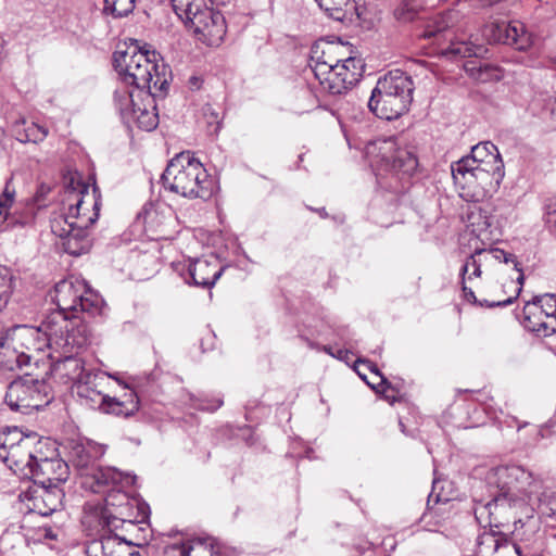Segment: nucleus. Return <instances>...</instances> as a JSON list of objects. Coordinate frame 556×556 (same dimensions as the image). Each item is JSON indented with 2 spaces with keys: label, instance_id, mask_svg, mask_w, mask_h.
<instances>
[{
  "label": "nucleus",
  "instance_id": "1",
  "mask_svg": "<svg viewBox=\"0 0 556 556\" xmlns=\"http://www.w3.org/2000/svg\"><path fill=\"white\" fill-rule=\"evenodd\" d=\"M485 484L491 500L476 509L477 520L488 517V526L477 536V553L491 556L503 552L518 553V546L506 539L511 526L521 521L519 511L526 509L527 501L536 492L538 481L532 472L518 465L498 466L488 471Z\"/></svg>",
  "mask_w": 556,
  "mask_h": 556
},
{
  "label": "nucleus",
  "instance_id": "2",
  "mask_svg": "<svg viewBox=\"0 0 556 556\" xmlns=\"http://www.w3.org/2000/svg\"><path fill=\"white\" fill-rule=\"evenodd\" d=\"M1 367L5 370L20 372L10 382L5 393V403L12 410L30 414L47 406L53 399L51 387L47 382L48 369L45 363L31 362V357L25 353L12 351L1 361Z\"/></svg>",
  "mask_w": 556,
  "mask_h": 556
},
{
  "label": "nucleus",
  "instance_id": "3",
  "mask_svg": "<svg viewBox=\"0 0 556 556\" xmlns=\"http://www.w3.org/2000/svg\"><path fill=\"white\" fill-rule=\"evenodd\" d=\"M114 66L122 81L150 94H161L168 88L169 68L161 54L144 45L131 43L126 51L114 53Z\"/></svg>",
  "mask_w": 556,
  "mask_h": 556
},
{
  "label": "nucleus",
  "instance_id": "4",
  "mask_svg": "<svg viewBox=\"0 0 556 556\" xmlns=\"http://www.w3.org/2000/svg\"><path fill=\"white\" fill-rule=\"evenodd\" d=\"M377 184L394 193L403 192L418 167L415 154L394 138L377 139L365 148Z\"/></svg>",
  "mask_w": 556,
  "mask_h": 556
},
{
  "label": "nucleus",
  "instance_id": "5",
  "mask_svg": "<svg viewBox=\"0 0 556 556\" xmlns=\"http://www.w3.org/2000/svg\"><path fill=\"white\" fill-rule=\"evenodd\" d=\"M162 180L165 189L188 199L206 201L217 189L214 178L189 151L180 152L169 161Z\"/></svg>",
  "mask_w": 556,
  "mask_h": 556
},
{
  "label": "nucleus",
  "instance_id": "6",
  "mask_svg": "<svg viewBox=\"0 0 556 556\" xmlns=\"http://www.w3.org/2000/svg\"><path fill=\"white\" fill-rule=\"evenodd\" d=\"M414 83L401 70L379 78L368 101L369 110L379 118L395 119L407 112L413 101Z\"/></svg>",
  "mask_w": 556,
  "mask_h": 556
},
{
  "label": "nucleus",
  "instance_id": "7",
  "mask_svg": "<svg viewBox=\"0 0 556 556\" xmlns=\"http://www.w3.org/2000/svg\"><path fill=\"white\" fill-rule=\"evenodd\" d=\"M67 199L72 202L64 216V223L68 228L63 229L60 236L66 238L65 251L67 253L80 255L89 249L87 230L99 217L100 203L94 195L89 194L87 187L80 191H70Z\"/></svg>",
  "mask_w": 556,
  "mask_h": 556
},
{
  "label": "nucleus",
  "instance_id": "8",
  "mask_svg": "<svg viewBox=\"0 0 556 556\" xmlns=\"http://www.w3.org/2000/svg\"><path fill=\"white\" fill-rule=\"evenodd\" d=\"M340 47H329L327 61L312 65V72L323 89L331 94H341L356 85L364 72V62L356 56L339 58Z\"/></svg>",
  "mask_w": 556,
  "mask_h": 556
},
{
  "label": "nucleus",
  "instance_id": "9",
  "mask_svg": "<svg viewBox=\"0 0 556 556\" xmlns=\"http://www.w3.org/2000/svg\"><path fill=\"white\" fill-rule=\"evenodd\" d=\"M56 307L51 313H101L105 306L102 296L85 280L71 276L59 281L49 293Z\"/></svg>",
  "mask_w": 556,
  "mask_h": 556
},
{
  "label": "nucleus",
  "instance_id": "10",
  "mask_svg": "<svg viewBox=\"0 0 556 556\" xmlns=\"http://www.w3.org/2000/svg\"><path fill=\"white\" fill-rule=\"evenodd\" d=\"M156 94H146L139 103L136 100L134 90L129 88H118L114 93L115 106L127 126L136 125L138 128L151 131L159 125V115L155 111L154 97Z\"/></svg>",
  "mask_w": 556,
  "mask_h": 556
},
{
  "label": "nucleus",
  "instance_id": "11",
  "mask_svg": "<svg viewBox=\"0 0 556 556\" xmlns=\"http://www.w3.org/2000/svg\"><path fill=\"white\" fill-rule=\"evenodd\" d=\"M457 17L458 12L455 10L441 13L435 17L432 25L427 27L424 37H444V39H447L450 45L446 48H442L441 53L448 59L481 56L485 52L484 46L450 34L448 28L454 25Z\"/></svg>",
  "mask_w": 556,
  "mask_h": 556
},
{
  "label": "nucleus",
  "instance_id": "12",
  "mask_svg": "<svg viewBox=\"0 0 556 556\" xmlns=\"http://www.w3.org/2000/svg\"><path fill=\"white\" fill-rule=\"evenodd\" d=\"M97 375L91 372L88 381H81L76 386V392L79 397L85 399L91 406L98 405L99 409L105 414H112L117 417H130L139 409V399L134 391L124 394L123 399L111 397L93 389V380Z\"/></svg>",
  "mask_w": 556,
  "mask_h": 556
},
{
  "label": "nucleus",
  "instance_id": "13",
  "mask_svg": "<svg viewBox=\"0 0 556 556\" xmlns=\"http://www.w3.org/2000/svg\"><path fill=\"white\" fill-rule=\"evenodd\" d=\"M48 440L41 438L36 432H30V438L14 446L11 451H2L0 459L16 475L22 478L29 477L33 471V465L39 456H42L43 450H48Z\"/></svg>",
  "mask_w": 556,
  "mask_h": 556
},
{
  "label": "nucleus",
  "instance_id": "14",
  "mask_svg": "<svg viewBox=\"0 0 556 556\" xmlns=\"http://www.w3.org/2000/svg\"><path fill=\"white\" fill-rule=\"evenodd\" d=\"M452 176L454 182L463 190V195L479 202L492 197L498 190L505 175L477 169L455 172Z\"/></svg>",
  "mask_w": 556,
  "mask_h": 556
},
{
  "label": "nucleus",
  "instance_id": "15",
  "mask_svg": "<svg viewBox=\"0 0 556 556\" xmlns=\"http://www.w3.org/2000/svg\"><path fill=\"white\" fill-rule=\"evenodd\" d=\"M33 471L28 479L42 486L59 488L68 478V465L55 456V448L48 442V450H43L42 456L33 465Z\"/></svg>",
  "mask_w": 556,
  "mask_h": 556
},
{
  "label": "nucleus",
  "instance_id": "16",
  "mask_svg": "<svg viewBox=\"0 0 556 556\" xmlns=\"http://www.w3.org/2000/svg\"><path fill=\"white\" fill-rule=\"evenodd\" d=\"M484 37L489 42L503 43L525 51L532 46V35L518 21L491 23L484 27Z\"/></svg>",
  "mask_w": 556,
  "mask_h": 556
},
{
  "label": "nucleus",
  "instance_id": "17",
  "mask_svg": "<svg viewBox=\"0 0 556 556\" xmlns=\"http://www.w3.org/2000/svg\"><path fill=\"white\" fill-rule=\"evenodd\" d=\"M193 30L198 39L207 46H218L226 35L224 16L211 9L199 15L193 24L188 26Z\"/></svg>",
  "mask_w": 556,
  "mask_h": 556
},
{
  "label": "nucleus",
  "instance_id": "18",
  "mask_svg": "<svg viewBox=\"0 0 556 556\" xmlns=\"http://www.w3.org/2000/svg\"><path fill=\"white\" fill-rule=\"evenodd\" d=\"M224 267L219 261L211 256L210 258H197L190 261L187 267V276H184L187 283L197 287L211 288L222 276Z\"/></svg>",
  "mask_w": 556,
  "mask_h": 556
},
{
  "label": "nucleus",
  "instance_id": "19",
  "mask_svg": "<svg viewBox=\"0 0 556 556\" xmlns=\"http://www.w3.org/2000/svg\"><path fill=\"white\" fill-rule=\"evenodd\" d=\"M135 545L117 534L102 533L99 539L90 541L86 547L88 556H135Z\"/></svg>",
  "mask_w": 556,
  "mask_h": 556
},
{
  "label": "nucleus",
  "instance_id": "20",
  "mask_svg": "<svg viewBox=\"0 0 556 556\" xmlns=\"http://www.w3.org/2000/svg\"><path fill=\"white\" fill-rule=\"evenodd\" d=\"M48 369V375L51 374L61 382L73 386H78L81 381H88L91 371L86 370L85 362L75 356H67L63 359L55 362L52 366L45 364Z\"/></svg>",
  "mask_w": 556,
  "mask_h": 556
},
{
  "label": "nucleus",
  "instance_id": "21",
  "mask_svg": "<svg viewBox=\"0 0 556 556\" xmlns=\"http://www.w3.org/2000/svg\"><path fill=\"white\" fill-rule=\"evenodd\" d=\"M121 521L123 518L115 516L104 504L86 506L83 518V523L96 530L100 535L116 530Z\"/></svg>",
  "mask_w": 556,
  "mask_h": 556
},
{
  "label": "nucleus",
  "instance_id": "22",
  "mask_svg": "<svg viewBox=\"0 0 556 556\" xmlns=\"http://www.w3.org/2000/svg\"><path fill=\"white\" fill-rule=\"evenodd\" d=\"M105 453V446L91 440L73 442L70 448V459L79 469H92V466Z\"/></svg>",
  "mask_w": 556,
  "mask_h": 556
},
{
  "label": "nucleus",
  "instance_id": "23",
  "mask_svg": "<svg viewBox=\"0 0 556 556\" xmlns=\"http://www.w3.org/2000/svg\"><path fill=\"white\" fill-rule=\"evenodd\" d=\"M77 319L78 315H46L38 331L42 332L49 341L65 339L68 342L70 333Z\"/></svg>",
  "mask_w": 556,
  "mask_h": 556
},
{
  "label": "nucleus",
  "instance_id": "24",
  "mask_svg": "<svg viewBox=\"0 0 556 556\" xmlns=\"http://www.w3.org/2000/svg\"><path fill=\"white\" fill-rule=\"evenodd\" d=\"M91 470V478L93 479L92 489L94 492H105V486L123 488L131 485L136 479V477L124 473L113 467H99Z\"/></svg>",
  "mask_w": 556,
  "mask_h": 556
},
{
  "label": "nucleus",
  "instance_id": "25",
  "mask_svg": "<svg viewBox=\"0 0 556 556\" xmlns=\"http://www.w3.org/2000/svg\"><path fill=\"white\" fill-rule=\"evenodd\" d=\"M213 539H194L176 542L166 547L167 556H216Z\"/></svg>",
  "mask_w": 556,
  "mask_h": 556
},
{
  "label": "nucleus",
  "instance_id": "26",
  "mask_svg": "<svg viewBox=\"0 0 556 556\" xmlns=\"http://www.w3.org/2000/svg\"><path fill=\"white\" fill-rule=\"evenodd\" d=\"M467 228L480 240H491L493 218L488 208L480 205L469 206L466 217Z\"/></svg>",
  "mask_w": 556,
  "mask_h": 556
},
{
  "label": "nucleus",
  "instance_id": "27",
  "mask_svg": "<svg viewBox=\"0 0 556 556\" xmlns=\"http://www.w3.org/2000/svg\"><path fill=\"white\" fill-rule=\"evenodd\" d=\"M500 152L496 146H494L492 142H480L472 147L470 155L464 156L457 162L452 163L451 172L452 174H455V172L459 170L468 172L469 167L481 163L482 161H485L486 159Z\"/></svg>",
  "mask_w": 556,
  "mask_h": 556
},
{
  "label": "nucleus",
  "instance_id": "28",
  "mask_svg": "<svg viewBox=\"0 0 556 556\" xmlns=\"http://www.w3.org/2000/svg\"><path fill=\"white\" fill-rule=\"evenodd\" d=\"M12 132L21 142L38 143L48 136V129L36 123H27L24 117L16 118L12 124Z\"/></svg>",
  "mask_w": 556,
  "mask_h": 556
},
{
  "label": "nucleus",
  "instance_id": "29",
  "mask_svg": "<svg viewBox=\"0 0 556 556\" xmlns=\"http://www.w3.org/2000/svg\"><path fill=\"white\" fill-rule=\"evenodd\" d=\"M63 491L60 488L42 486L34 498V509L41 516H49L62 507Z\"/></svg>",
  "mask_w": 556,
  "mask_h": 556
},
{
  "label": "nucleus",
  "instance_id": "30",
  "mask_svg": "<svg viewBox=\"0 0 556 556\" xmlns=\"http://www.w3.org/2000/svg\"><path fill=\"white\" fill-rule=\"evenodd\" d=\"M354 370L374 390L384 392L390 383L382 376L378 367L368 359L358 358L354 363Z\"/></svg>",
  "mask_w": 556,
  "mask_h": 556
},
{
  "label": "nucleus",
  "instance_id": "31",
  "mask_svg": "<svg viewBox=\"0 0 556 556\" xmlns=\"http://www.w3.org/2000/svg\"><path fill=\"white\" fill-rule=\"evenodd\" d=\"M175 13L187 26L193 24L204 11H210L206 0H170Z\"/></svg>",
  "mask_w": 556,
  "mask_h": 556
},
{
  "label": "nucleus",
  "instance_id": "32",
  "mask_svg": "<svg viewBox=\"0 0 556 556\" xmlns=\"http://www.w3.org/2000/svg\"><path fill=\"white\" fill-rule=\"evenodd\" d=\"M15 201V190L10 185L7 184L3 192L0 194V229L5 230L10 226H13L17 223L16 217L14 216L15 211L12 212L14 207Z\"/></svg>",
  "mask_w": 556,
  "mask_h": 556
},
{
  "label": "nucleus",
  "instance_id": "33",
  "mask_svg": "<svg viewBox=\"0 0 556 556\" xmlns=\"http://www.w3.org/2000/svg\"><path fill=\"white\" fill-rule=\"evenodd\" d=\"M319 8L330 17L343 21L349 12L355 9L354 0H315Z\"/></svg>",
  "mask_w": 556,
  "mask_h": 556
},
{
  "label": "nucleus",
  "instance_id": "34",
  "mask_svg": "<svg viewBox=\"0 0 556 556\" xmlns=\"http://www.w3.org/2000/svg\"><path fill=\"white\" fill-rule=\"evenodd\" d=\"M128 504L129 498L125 492L116 488H111L108 490L106 496L104 498V505L111 509L115 516L122 518Z\"/></svg>",
  "mask_w": 556,
  "mask_h": 556
},
{
  "label": "nucleus",
  "instance_id": "35",
  "mask_svg": "<svg viewBox=\"0 0 556 556\" xmlns=\"http://www.w3.org/2000/svg\"><path fill=\"white\" fill-rule=\"evenodd\" d=\"M466 70L470 75L481 83L491 80H500L502 78V72L498 67L493 66L489 63H480L479 66H466Z\"/></svg>",
  "mask_w": 556,
  "mask_h": 556
},
{
  "label": "nucleus",
  "instance_id": "36",
  "mask_svg": "<svg viewBox=\"0 0 556 556\" xmlns=\"http://www.w3.org/2000/svg\"><path fill=\"white\" fill-rule=\"evenodd\" d=\"M30 438L29 433H24L18 428H9L0 432V450L11 451L14 446L23 442L25 439ZM2 456V451H0V457Z\"/></svg>",
  "mask_w": 556,
  "mask_h": 556
},
{
  "label": "nucleus",
  "instance_id": "37",
  "mask_svg": "<svg viewBox=\"0 0 556 556\" xmlns=\"http://www.w3.org/2000/svg\"><path fill=\"white\" fill-rule=\"evenodd\" d=\"M14 276L10 268L0 265V313L7 307L13 291Z\"/></svg>",
  "mask_w": 556,
  "mask_h": 556
},
{
  "label": "nucleus",
  "instance_id": "38",
  "mask_svg": "<svg viewBox=\"0 0 556 556\" xmlns=\"http://www.w3.org/2000/svg\"><path fill=\"white\" fill-rule=\"evenodd\" d=\"M421 7L418 0H404L394 10V16L400 22H410L418 16Z\"/></svg>",
  "mask_w": 556,
  "mask_h": 556
},
{
  "label": "nucleus",
  "instance_id": "39",
  "mask_svg": "<svg viewBox=\"0 0 556 556\" xmlns=\"http://www.w3.org/2000/svg\"><path fill=\"white\" fill-rule=\"evenodd\" d=\"M135 0H104L103 12L114 17L127 16L134 11Z\"/></svg>",
  "mask_w": 556,
  "mask_h": 556
},
{
  "label": "nucleus",
  "instance_id": "40",
  "mask_svg": "<svg viewBox=\"0 0 556 556\" xmlns=\"http://www.w3.org/2000/svg\"><path fill=\"white\" fill-rule=\"evenodd\" d=\"M477 169H483V172L488 170V173H497V174H504L505 175V169H504V162L501 157V154H495L489 159H486L485 161H482L481 163H478L471 167L468 168V172L469 170H477Z\"/></svg>",
  "mask_w": 556,
  "mask_h": 556
},
{
  "label": "nucleus",
  "instance_id": "41",
  "mask_svg": "<svg viewBox=\"0 0 556 556\" xmlns=\"http://www.w3.org/2000/svg\"><path fill=\"white\" fill-rule=\"evenodd\" d=\"M530 304L539 307L542 313H556V295L553 293L535 296L532 303H527V305Z\"/></svg>",
  "mask_w": 556,
  "mask_h": 556
},
{
  "label": "nucleus",
  "instance_id": "42",
  "mask_svg": "<svg viewBox=\"0 0 556 556\" xmlns=\"http://www.w3.org/2000/svg\"><path fill=\"white\" fill-rule=\"evenodd\" d=\"M518 321L526 330L542 334L540 330V321H542V315H518Z\"/></svg>",
  "mask_w": 556,
  "mask_h": 556
},
{
  "label": "nucleus",
  "instance_id": "43",
  "mask_svg": "<svg viewBox=\"0 0 556 556\" xmlns=\"http://www.w3.org/2000/svg\"><path fill=\"white\" fill-rule=\"evenodd\" d=\"M463 279H471L472 277H479L481 274L480 264L473 255L467 258L466 263L462 267Z\"/></svg>",
  "mask_w": 556,
  "mask_h": 556
},
{
  "label": "nucleus",
  "instance_id": "44",
  "mask_svg": "<svg viewBox=\"0 0 556 556\" xmlns=\"http://www.w3.org/2000/svg\"><path fill=\"white\" fill-rule=\"evenodd\" d=\"M157 217L159 214L156 210L153 207L144 208L142 212L138 214V219L142 220L147 230L154 229Z\"/></svg>",
  "mask_w": 556,
  "mask_h": 556
},
{
  "label": "nucleus",
  "instance_id": "45",
  "mask_svg": "<svg viewBox=\"0 0 556 556\" xmlns=\"http://www.w3.org/2000/svg\"><path fill=\"white\" fill-rule=\"evenodd\" d=\"M540 327L544 337L556 333V315H542Z\"/></svg>",
  "mask_w": 556,
  "mask_h": 556
},
{
  "label": "nucleus",
  "instance_id": "46",
  "mask_svg": "<svg viewBox=\"0 0 556 556\" xmlns=\"http://www.w3.org/2000/svg\"><path fill=\"white\" fill-rule=\"evenodd\" d=\"M329 47H336L332 43H326L324 48L320 49L318 45L314 46L311 51V67L319 62L327 61L326 51L329 50Z\"/></svg>",
  "mask_w": 556,
  "mask_h": 556
},
{
  "label": "nucleus",
  "instance_id": "47",
  "mask_svg": "<svg viewBox=\"0 0 556 556\" xmlns=\"http://www.w3.org/2000/svg\"><path fill=\"white\" fill-rule=\"evenodd\" d=\"M438 485H439V481L434 479L433 482H432V491L429 494L428 502H427V506L429 508H430V505H431L432 501L435 504L441 503V502L445 503V502L450 501V498L447 496H444L441 493H437Z\"/></svg>",
  "mask_w": 556,
  "mask_h": 556
},
{
  "label": "nucleus",
  "instance_id": "48",
  "mask_svg": "<svg viewBox=\"0 0 556 556\" xmlns=\"http://www.w3.org/2000/svg\"><path fill=\"white\" fill-rule=\"evenodd\" d=\"M546 224L556 231V201L547 205Z\"/></svg>",
  "mask_w": 556,
  "mask_h": 556
},
{
  "label": "nucleus",
  "instance_id": "49",
  "mask_svg": "<svg viewBox=\"0 0 556 556\" xmlns=\"http://www.w3.org/2000/svg\"><path fill=\"white\" fill-rule=\"evenodd\" d=\"M513 302V298H507L505 300H498V301H484L483 303H480V307L485 308H494V307H504L507 304H510Z\"/></svg>",
  "mask_w": 556,
  "mask_h": 556
},
{
  "label": "nucleus",
  "instance_id": "50",
  "mask_svg": "<svg viewBox=\"0 0 556 556\" xmlns=\"http://www.w3.org/2000/svg\"><path fill=\"white\" fill-rule=\"evenodd\" d=\"M223 405V401L220 399L202 402L199 404V408L203 410L214 412Z\"/></svg>",
  "mask_w": 556,
  "mask_h": 556
},
{
  "label": "nucleus",
  "instance_id": "51",
  "mask_svg": "<svg viewBox=\"0 0 556 556\" xmlns=\"http://www.w3.org/2000/svg\"><path fill=\"white\" fill-rule=\"evenodd\" d=\"M353 353L345 349H337L336 354H332V357L344 362L345 364H350L352 361Z\"/></svg>",
  "mask_w": 556,
  "mask_h": 556
},
{
  "label": "nucleus",
  "instance_id": "52",
  "mask_svg": "<svg viewBox=\"0 0 556 556\" xmlns=\"http://www.w3.org/2000/svg\"><path fill=\"white\" fill-rule=\"evenodd\" d=\"M494 254H495L496 258H498V260L503 258L505 263H508L509 261H513V258H514L513 254H507L506 252H504L502 250H495Z\"/></svg>",
  "mask_w": 556,
  "mask_h": 556
},
{
  "label": "nucleus",
  "instance_id": "53",
  "mask_svg": "<svg viewBox=\"0 0 556 556\" xmlns=\"http://www.w3.org/2000/svg\"><path fill=\"white\" fill-rule=\"evenodd\" d=\"M45 539L55 540L56 533L51 528H43Z\"/></svg>",
  "mask_w": 556,
  "mask_h": 556
},
{
  "label": "nucleus",
  "instance_id": "54",
  "mask_svg": "<svg viewBox=\"0 0 556 556\" xmlns=\"http://www.w3.org/2000/svg\"><path fill=\"white\" fill-rule=\"evenodd\" d=\"M465 298L469 302H476V295L472 290H468L466 287H464Z\"/></svg>",
  "mask_w": 556,
  "mask_h": 556
},
{
  "label": "nucleus",
  "instance_id": "55",
  "mask_svg": "<svg viewBox=\"0 0 556 556\" xmlns=\"http://www.w3.org/2000/svg\"><path fill=\"white\" fill-rule=\"evenodd\" d=\"M324 351H325L327 354H329L330 356H332V354H336V350H334L332 346H330V345H325V346H324Z\"/></svg>",
  "mask_w": 556,
  "mask_h": 556
},
{
  "label": "nucleus",
  "instance_id": "56",
  "mask_svg": "<svg viewBox=\"0 0 556 556\" xmlns=\"http://www.w3.org/2000/svg\"><path fill=\"white\" fill-rule=\"evenodd\" d=\"M7 343V338L3 334H0V348H4Z\"/></svg>",
  "mask_w": 556,
  "mask_h": 556
},
{
  "label": "nucleus",
  "instance_id": "57",
  "mask_svg": "<svg viewBox=\"0 0 556 556\" xmlns=\"http://www.w3.org/2000/svg\"><path fill=\"white\" fill-rule=\"evenodd\" d=\"M198 81H199V79H198L197 77H192V78L190 79V83H191L192 85H194V86H198Z\"/></svg>",
  "mask_w": 556,
  "mask_h": 556
},
{
  "label": "nucleus",
  "instance_id": "58",
  "mask_svg": "<svg viewBox=\"0 0 556 556\" xmlns=\"http://www.w3.org/2000/svg\"><path fill=\"white\" fill-rule=\"evenodd\" d=\"M518 282L521 285L522 281H523V275H520L518 278H517Z\"/></svg>",
  "mask_w": 556,
  "mask_h": 556
},
{
  "label": "nucleus",
  "instance_id": "59",
  "mask_svg": "<svg viewBox=\"0 0 556 556\" xmlns=\"http://www.w3.org/2000/svg\"><path fill=\"white\" fill-rule=\"evenodd\" d=\"M400 426H401L402 431L404 432V425H403V422L400 421Z\"/></svg>",
  "mask_w": 556,
  "mask_h": 556
}]
</instances>
